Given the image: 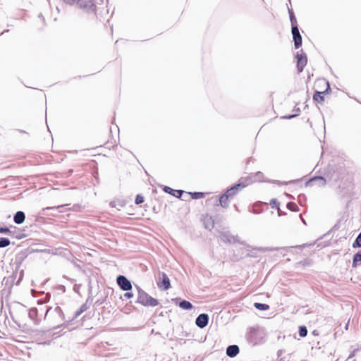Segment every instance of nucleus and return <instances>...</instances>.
Masks as SVG:
<instances>
[{
  "instance_id": "1",
  "label": "nucleus",
  "mask_w": 361,
  "mask_h": 361,
  "mask_svg": "<svg viewBox=\"0 0 361 361\" xmlns=\"http://www.w3.org/2000/svg\"><path fill=\"white\" fill-rule=\"evenodd\" d=\"M137 289V302L144 306L155 307L158 305L159 302L157 299L149 295L146 292L140 288Z\"/></svg>"
},
{
  "instance_id": "2",
  "label": "nucleus",
  "mask_w": 361,
  "mask_h": 361,
  "mask_svg": "<svg viewBox=\"0 0 361 361\" xmlns=\"http://www.w3.org/2000/svg\"><path fill=\"white\" fill-rule=\"evenodd\" d=\"M244 187H245V185H242L241 184H238L235 187H233L231 189L228 190L226 193L221 195L219 198V202H220L221 205L224 207H226L228 206V197L235 195L237 190H238L240 188H243Z\"/></svg>"
},
{
  "instance_id": "3",
  "label": "nucleus",
  "mask_w": 361,
  "mask_h": 361,
  "mask_svg": "<svg viewBox=\"0 0 361 361\" xmlns=\"http://www.w3.org/2000/svg\"><path fill=\"white\" fill-rule=\"evenodd\" d=\"M117 283L123 290H129L132 288L131 283L123 276L117 278Z\"/></svg>"
},
{
  "instance_id": "4",
  "label": "nucleus",
  "mask_w": 361,
  "mask_h": 361,
  "mask_svg": "<svg viewBox=\"0 0 361 361\" xmlns=\"http://www.w3.org/2000/svg\"><path fill=\"white\" fill-rule=\"evenodd\" d=\"M209 322V316L207 314H200L195 320V324L202 329L204 328Z\"/></svg>"
},
{
  "instance_id": "5",
  "label": "nucleus",
  "mask_w": 361,
  "mask_h": 361,
  "mask_svg": "<svg viewBox=\"0 0 361 361\" xmlns=\"http://www.w3.org/2000/svg\"><path fill=\"white\" fill-rule=\"evenodd\" d=\"M307 64V58L303 54H297V67L299 72H302Z\"/></svg>"
},
{
  "instance_id": "6",
  "label": "nucleus",
  "mask_w": 361,
  "mask_h": 361,
  "mask_svg": "<svg viewBox=\"0 0 361 361\" xmlns=\"http://www.w3.org/2000/svg\"><path fill=\"white\" fill-rule=\"evenodd\" d=\"M78 4L80 8L90 11L94 7L93 0H78Z\"/></svg>"
},
{
  "instance_id": "7",
  "label": "nucleus",
  "mask_w": 361,
  "mask_h": 361,
  "mask_svg": "<svg viewBox=\"0 0 361 361\" xmlns=\"http://www.w3.org/2000/svg\"><path fill=\"white\" fill-rule=\"evenodd\" d=\"M203 223L204 225L205 228L211 230L214 228V221L213 219L211 216H206L203 219Z\"/></svg>"
},
{
  "instance_id": "8",
  "label": "nucleus",
  "mask_w": 361,
  "mask_h": 361,
  "mask_svg": "<svg viewBox=\"0 0 361 361\" xmlns=\"http://www.w3.org/2000/svg\"><path fill=\"white\" fill-rule=\"evenodd\" d=\"M239 352V348L237 345H233L227 348L226 353L229 357H235Z\"/></svg>"
},
{
  "instance_id": "9",
  "label": "nucleus",
  "mask_w": 361,
  "mask_h": 361,
  "mask_svg": "<svg viewBox=\"0 0 361 361\" xmlns=\"http://www.w3.org/2000/svg\"><path fill=\"white\" fill-rule=\"evenodd\" d=\"M25 219V214L23 212H18L14 216V221L18 224H20L24 222Z\"/></svg>"
},
{
  "instance_id": "10",
  "label": "nucleus",
  "mask_w": 361,
  "mask_h": 361,
  "mask_svg": "<svg viewBox=\"0 0 361 361\" xmlns=\"http://www.w3.org/2000/svg\"><path fill=\"white\" fill-rule=\"evenodd\" d=\"M179 307L183 310H190L192 308V304L186 300H183L179 303Z\"/></svg>"
},
{
  "instance_id": "11",
  "label": "nucleus",
  "mask_w": 361,
  "mask_h": 361,
  "mask_svg": "<svg viewBox=\"0 0 361 361\" xmlns=\"http://www.w3.org/2000/svg\"><path fill=\"white\" fill-rule=\"evenodd\" d=\"M162 283H163V285L164 286V289L165 290L169 289L170 288V286H171L170 280H169V279L168 278V276L165 274H163Z\"/></svg>"
},
{
  "instance_id": "12",
  "label": "nucleus",
  "mask_w": 361,
  "mask_h": 361,
  "mask_svg": "<svg viewBox=\"0 0 361 361\" xmlns=\"http://www.w3.org/2000/svg\"><path fill=\"white\" fill-rule=\"evenodd\" d=\"M360 262H361V254L357 253V254L355 255V256L353 257V267H357V265Z\"/></svg>"
},
{
  "instance_id": "13",
  "label": "nucleus",
  "mask_w": 361,
  "mask_h": 361,
  "mask_svg": "<svg viewBox=\"0 0 361 361\" xmlns=\"http://www.w3.org/2000/svg\"><path fill=\"white\" fill-rule=\"evenodd\" d=\"M254 306L257 310H267L269 308L268 305L262 304V303H258V302L255 303Z\"/></svg>"
},
{
  "instance_id": "14",
  "label": "nucleus",
  "mask_w": 361,
  "mask_h": 361,
  "mask_svg": "<svg viewBox=\"0 0 361 361\" xmlns=\"http://www.w3.org/2000/svg\"><path fill=\"white\" fill-rule=\"evenodd\" d=\"M361 247V232L359 233L355 242L353 243V247Z\"/></svg>"
},
{
  "instance_id": "15",
  "label": "nucleus",
  "mask_w": 361,
  "mask_h": 361,
  "mask_svg": "<svg viewBox=\"0 0 361 361\" xmlns=\"http://www.w3.org/2000/svg\"><path fill=\"white\" fill-rule=\"evenodd\" d=\"M295 47V48H298L302 44V37L301 35L295 36L293 37Z\"/></svg>"
},
{
  "instance_id": "16",
  "label": "nucleus",
  "mask_w": 361,
  "mask_h": 361,
  "mask_svg": "<svg viewBox=\"0 0 361 361\" xmlns=\"http://www.w3.org/2000/svg\"><path fill=\"white\" fill-rule=\"evenodd\" d=\"M311 181L316 182L319 185H324L326 183V180L322 177L314 178Z\"/></svg>"
},
{
  "instance_id": "17",
  "label": "nucleus",
  "mask_w": 361,
  "mask_h": 361,
  "mask_svg": "<svg viewBox=\"0 0 361 361\" xmlns=\"http://www.w3.org/2000/svg\"><path fill=\"white\" fill-rule=\"evenodd\" d=\"M10 245V240L7 238H0V247H5Z\"/></svg>"
},
{
  "instance_id": "18",
  "label": "nucleus",
  "mask_w": 361,
  "mask_h": 361,
  "mask_svg": "<svg viewBox=\"0 0 361 361\" xmlns=\"http://www.w3.org/2000/svg\"><path fill=\"white\" fill-rule=\"evenodd\" d=\"M321 94L322 92H317L313 96L314 100L318 102H322L323 100V97L321 95Z\"/></svg>"
},
{
  "instance_id": "19",
  "label": "nucleus",
  "mask_w": 361,
  "mask_h": 361,
  "mask_svg": "<svg viewBox=\"0 0 361 361\" xmlns=\"http://www.w3.org/2000/svg\"><path fill=\"white\" fill-rule=\"evenodd\" d=\"M307 330L306 329V327L305 326H300V331H299V334L301 337H304L307 335Z\"/></svg>"
},
{
  "instance_id": "20",
  "label": "nucleus",
  "mask_w": 361,
  "mask_h": 361,
  "mask_svg": "<svg viewBox=\"0 0 361 361\" xmlns=\"http://www.w3.org/2000/svg\"><path fill=\"white\" fill-rule=\"evenodd\" d=\"M192 197L194 199H199L204 197V193L202 192H194L191 193Z\"/></svg>"
},
{
  "instance_id": "21",
  "label": "nucleus",
  "mask_w": 361,
  "mask_h": 361,
  "mask_svg": "<svg viewBox=\"0 0 361 361\" xmlns=\"http://www.w3.org/2000/svg\"><path fill=\"white\" fill-rule=\"evenodd\" d=\"M292 34H293V37L300 35L297 26H293V27H292Z\"/></svg>"
},
{
  "instance_id": "22",
  "label": "nucleus",
  "mask_w": 361,
  "mask_h": 361,
  "mask_svg": "<svg viewBox=\"0 0 361 361\" xmlns=\"http://www.w3.org/2000/svg\"><path fill=\"white\" fill-rule=\"evenodd\" d=\"M144 201V198L142 196L138 195H137L136 198H135V203L139 204H141Z\"/></svg>"
},
{
  "instance_id": "23",
  "label": "nucleus",
  "mask_w": 361,
  "mask_h": 361,
  "mask_svg": "<svg viewBox=\"0 0 361 361\" xmlns=\"http://www.w3.org/2000/svg\"><path fill=\"white\" fill-rule=\"evenodd\" d=\"M183 193L182 190H173L172 195L175 197H180Z\"/></svg>"
},
{
  "instance_id": "24",
  "label": "nucleus",
  "mask_w": 361,
  "mask_h": 361,
  "mask_svg": "<svg viewBox=\"0 0 361 361\" xmlns=\"http://www.w3.org/2000/svg\"><path fill=\"white\" fill-rule=\"evenodd\" d=\"M10 230L8 228H0V233H10Z\"/></svg>"
},
{
  "instance_id": "25",
  "label": "nucleus",
  "mask_w": 361,
  "mask_h": 361,
  "mask_svg": "<svg viewBox=\"0 0 361 361\" xmlns=\"http://www.w3.org/2000/svg\"><path fill=\"white\" fill-rule=\"evenodd\" d=\"M164 190L166 192L171 193V194H172V192L173 190V189H171V188L167 187V186H166Z\"/></svg>"
},
{
  "instance_id": "26",
  "label": "nucleus",
  "mask_w": 361,
  "mask_h": 361,
  "mask_svg": "<svg viewBox=\"0 0 361 361\" xmlns=\"http://www.w3.org/2000/svg\"><path fill=\"white\" fill-rule=\"evenodd\" d=\"M133 296V294L132 293L128 292L124 294V297L126 298H131Z\"/></svg>"
},
{
  "instance_id": "27",
  "label": "nucleus",
  "mask_w": 361,
  "mask_h": 361,
  "mask_svg": "<svg viewBox=\"0 0 361 361\" xmlns=\"http://www.w3.org/2000/svg\"><path fill=\"white\" fill-rule=\"evenodd\" d=\"M276 203H277V202H276V200H272L271 201V204L272 205V207H276V206H277V205H276Z\"/></svg>"
},
{
  "instance_id": "28",
  "label": "nucleus",
  "mask_w": 361,
  "mask_h": 361,
  "mask_svg": "<svg viewBox=\"0 0 361 361\" xmlns=\"http://www.w3.org/2000/svg\"><path fill=\"white\" fill-rule=\"evenodd\" d=\"M66 3L68 4H73L74 2V0H63Z\"/></svg>"
},
{
  "instance_id": "29",
  "label": "nucleus",
  "mask_w": 361,
  "mask_h": 361,
  "mask_svg": "<svg viewBox=\"0 0 361 361\" xmlns=\"http://www.w3.org/2000/svg\"><path fill=\"white\" fill-rule=\"evenodd\" d=\"M321 82H323V83H325V84L326 85V86H327V88H329V83H328V82H325V81H324V80H322V81H321Z\"/></svg>"
},
{
  "instance_id": "30",
  "label": "nucleus",
  "mask_w": 361,
  "mask_h": 361,
  "mask_svg": "<svg viewBox=\"0 0 361 361\" xmlns=\"http://www.w3.org/2000/svg\"><path fill=\"white\" fill-rule=\"evenodd\" d=\"M294 116H295L294 115H292V116H288V117H287V118H293Z\"/></svg>"
}]
</instances>
